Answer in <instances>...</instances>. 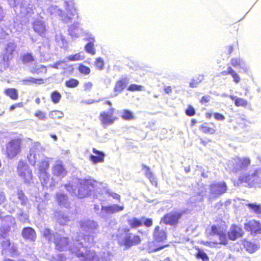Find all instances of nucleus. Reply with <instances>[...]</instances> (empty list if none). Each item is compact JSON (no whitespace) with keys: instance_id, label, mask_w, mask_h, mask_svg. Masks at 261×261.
<instances>
[{"instance_id":"nucleus-34","label":"nucleus","mask_w":261,"mask_h":261,"mask_svg":"<svg viewBox=\"0 0 261 261\" xmlns=\"http://www.w3.org/2000/svg\"><path fill=\"white\" fill-rule=\"evenodd\" d=\"M64 117V113L59 110H53L49 113V117L53 120L61 119Z\"/></svg>"},{"instance_id":"nucleus-23","label":"nucleus","mask_w":261,"mask_h":261,"mask_svg":"<svg viewBox=\"0 0 261 261\" xmlns=\"http://www.w3.org/2000/svg\"><path fill=\"white\" fill-rule=\"evenodd\" d=\"M221 74L222 75H227L228 74L231 75L232 77L233 78L234 82L236 83V84L239 83L241 81V79L239 74L230 66H229L228 67L227 71H222L221 72Z\"/></svg>"},{"instance_id":"nucleus-26","label":"nucleus","mask_w":261,"mask_h":261,"mask_svg":"<svg viewBox=\"0 0 261 261\" xmlns=\"http://www.w3.org/2000/svg\"><path fill=\"white\" fill-rule=\"evenodd\" d=\"M82 261H99V258L95 251L87 250Z\"/></svg>"},{"instance_id":"nucleus-48","label":"nucleus","mask_w":261,"mask_h":261,"mask_svg":"<svg viewBox=\"0 0 261 261\" xmlns=\"http://www.w3.org/2000/svg\"><path fill=\"white\" fill-rule=\"evenodd\" d=\"M71 252L72 254H74L77 257H84L85 253L81 251L79 248L77 247H74L72 249H71Z\"/></svg>"},{"instance_id":"nucleus-10","label":"nucleus","mask_w":261,"mask_h":261,"mask_svg":"<svg viewBox=\"0 0 261 261\" xmlns=\"http://www.w3.org/2000/svg\"><path fill=\"white\" fill-rule=\"evenodd\" d=\"M18 175L22 179L24 182H29L32 178V172L30 169L28 164L22 160L18 162L17 167Z\"/></svg>"},{"instance_id":"nucleus-27","label":"nucleus","mask_w":261,"mask_h":261,"mask_svg":"<svg viewBox=\"0 0 261 261\" xmlns=\"http://www.w3.org/2000/svg\"><path fill=\"white\" fill-rule=\"evenodd\" d=\"M35 58L32 53H27L21 55V61L23 64L28 65L34 62Z\"/></svg>"},{"instance_id":"nucleus-19","label":"nucleus","mask_w":261,"mask_h":261,"mask_svg":"<svg viewBox=\"0 0 261 261\" xmlns=\"http://www.w3.org/2000/svg\"><path fill=\"white\" fill-rule=\"evenodd\" d=\"M21 235L25 239L34 241L36 238V233L35 230L30 227H24L22 231Z\"/></svg>"},{"instance_id":"nucleus-57","label":"nucleus","mask_w":261,"mask_h":261,"mask_svg":"<svg viewBox=\"0 0 261 261\" xmlns=\"http://www.w3.org/2000/svg\"><path fill=\"white\" fill-rule=\"evenodd\" d=\"M164 91L165 93L170 94L172 92V88L170 86H165L164 88Z\"/></svg>"},{"instance_id":"nucleus-7","label":"nucleus","mask_w":261,"mask_h":261,"mask_svg":"<svg viewBox=\"0 0 261 261\" xmlns=\"http://www.w3.org/2000/svg\"><path fill=\"white\" fill-rule=\"evenodd\" d=\"M184 211H173L165 214L161 218V222L165 225L176 227L184 214Z\"/></svg>"},{"instance_id":"nucleus-61","label":"nucleus","mask_w":261,"mask_h":261,"mask_svg":"<svg viewBox=\"0 0 261 261\" xmlns=\"http://www.w3.org/2000/svg\"><path fill=\"white\" fill-rule=\"evenodd\" d=\"M208 171H206V172H205L204 171H202L201 173V175L205 178H207L208 177Z\"/></svg>"},{"instance_id":"nucleus-59","label":"nucleus","mask_w":261,"mask_h":261,"mask_svg":"<svg viewBox=\"0 0 261 261\" xmlns=\"http://www.w3.org/2000/svg\"><path fill=\"white\" fill-rule=\"evenodd\" d=\"M63 63V61H58V62H56L55 63H54V64H53L51 66V67L54 68L58 69L59 68V66Z\"/></svg>"},{"instance_id":"nucleus-64","label":"nucleus","mask_w":261,"mask_h":261,"mask_svg":"<svg viewBox=\"0 0 261 261\" xmlns=\"http://www.w3.org/2000/svg\"><path fill=\"white\" fill-rule=\"evenodd\" d=\"M50 137L52 138L55 141H57L58 139L57 136L55 134H51Z\"/></svg>"},{"instance_id":"nucleus-3","label":"nucleus","mask_w":261,"mask_h":261,"mask_svg":"<svg viewBox=\"0 0 261 261\" xmlns=\"http://www.w3.org/2000/svg\"><path fill=\"white\" fill-rule=\"evenodd\" d=\"M122 231L124 234L123 238L120 234H116L117 242L120 246L123 247L125 249H128L141 244L143 240L141 237L137 233L130 232V228H124Z\"/></svg>"},{"instance_id":"nucleus-25","label":"nucleus","mask_w":261,"mask_h":261,"mask_svg":"<svg viewBox=\"0 0 261 261\" xmlns=\"http://www.w3.org/2000/svg\"><path fill=\"white\" fill-rule=\"evenodd\" d=\"M142 169L145 170V176L149 179L150 181L153 185L157 186V181L155 176L150 171L149 167L145 165H142Z\"/></svg>"},{"instance_id":"nucleus-36","label":"nucleus","mask_w":261,"mask_h":261,"mask_svg":"<svg viewBox=\"0 0 261 261\" xmlns=\"http://www.w3.org/2000/svg\"><path fill=\"white\" fill-rule=\"evenodd\" d=\"M79 81L74 78H70L65 82V86L69 88H74L78 86Z\"/></svg>"},{"instance_id":"nucleus-35","label":"nucleus","mask_w":261,"mask_h":261,"mask_svg":"<svg viewBox=\"0 0 261 261\" xmlns=\"http://www.w3.org/2000/svg\"><path fill=\"white\" fill-rule=\"evenodd\" d=\"M91 39V41L88 42L85 46V48L86 51L90 54L92 55H94L95 54V50L94 48V38L93 37L90 38Z\"/></svg>"},{"instance_id":"nucleus-18","label":"nucleus","mask_w":261,"mask_h":261,"mask_svg":"<svg viewBox=\"0 0 261 261\" xmlns=\"http://www.w3.org/2000/svg\"><path fill=\"white\" fill-rule=\"evenodd\" d=\"M93 152L96 155L91 154L89 156V160L94 164L101 163L104 161L105 154L103 152L99 151L95 148L92 149Z\"/></svg>"},{"instance_id":"nucleus-1","label":"nucleus","mask_w":261,"mask_h":261,"mask_svg":"<svg viewBox=\"0 0 261 261\" xmlns=\"http://www.w3.org/2000/svg\"><path fill=\"white\" fill-rule=\"evenodd\" d=\"M42 236L48 243H53L55 249L59 252L70 250L69 238L51 229L45 228L42 231Z\"/></svg>"},{"instance_id":"nucleus-17","label":"nucleus","mask_w":261,"mask_h":261,"mask_svg":"<svg viewBox=\"0 0 261 261\" xmlns=\"http://www.w3.org/2000/svg\"><path fill=\"white\" fill-rule=\"evenodd\" d=\"M129 82V79L127 77H122L117 80L115 84L113 90L115 94L118 95L121 93L126 87Z\"/></svg>"},{"instance_id":"nucleus-13","label":"nucleus","mask_w":261,"mask_h":261,"mask_svg":"<svg viewBox=\"0 0 261 261\" xmlns=\"http://www.w3.org/2000/svg\"><path fill=\"white\" fill-rule=\"evenodd\" d=\"M129 226L131 228H137L144 225L146 227H150L153 225V220L151 218H146L143 222L141 219L137 217H132L127 220Z\"/></svg>"},{"instance_id":"nucleus-56","label":"nucleus","mask_w":261,"mask_h":261,"mask_svg":"<svg viewBox=\"0 0 261 261\" xmlns=\"http://www.w3.org/2000/svg\"><path fill=\"white\" fill-rule=\"evenodd\" d=\"M93 87V84L91 82H88L84 84V88L85 91L90 90Z\"/></svg>"},{"instance_id":"nucleus-14","label":"nucleus","mask_w":261,"mask_h":261,"mask_svg":"<svg viewBox=\"0 0 261 261\" xmlns=\"http://www.w3.org/2000/svg\"><path fill=\"white\" fill-rule=\"evenodd\" d=\"M244 233V232L241 226L234 224L231 225L229 230L227 232V236L230 240L234 241L242 237Z\"/></svg>"},{"instance_id":"nucleus-43","label":"nucleus","mask_w":261,"mask_h":261,"mask_svg":"<svg viewBox=\"0 0 261 261\" xmlns=\"http://www.w3.org/2000/svg\"><path fill=\"white\" fill-rule=\"evenodd\" d=\"M77 70L80 73L84 75H88L90 74L91 72V69L89 67L86 66L82 64H80L79 65Z\"/></svg>"},{"instance_id":"nucleus-51","label":"nucleus","mask_w":261,"mask_h":261,"mask_svg":"<svg viewBox=\"0 0 261 261\" xmlns=\"http://www.w3.org/2000/svg\"><path fill=\"white\" fill-rule=\"evenodd\" d=\"M83 57H82L80 53H77L73 55L69 56L67 59L69 61H79L83 59Z\"/></svg>"},{"instance_id":"nucleus-22","label":"nucleus","mask_w":261,"mask_h":261,"mask_svg":"<svg viewBox=\"0 0 261 261\" xmlns=\"http://www.w3.org/2000/svg\"><path fill=\"white\" fill-rule=\"evenodd\" d=\"M56 201L60 206H64L65 207H69L68 197L64 194L57 193L56 195Z\"/></svg>"},{"instance_id":"nucleus-2","label":"nucleus","mask_w":261,"mask_h":261,"mask_svg":"<svg viewBox=\"0 0 261 261\" xmlns=\"http://www.w3.org/2000/svg\"><path fill=\"white\" fill-rule=\"evenodd\" d=\"M153 241L148 244V249L150 252H155L169 246V244H164L167 239L166 230L160 226H155L153 233Z\"/></svg>"},{"instance_id":"nucleus-55","label":"nucleus","mask_w":261,"mask_h":261,"mask_svg":"<svg viewBox=\"0 0 261 261\" xmlns=\"http://www.w3.org/2000/svg\"><path fill=\"white\" fill-rule=\"evenodd\" d=\"M213 115L215 119L217 120L223 121L225 119L224 116L220 113H215L213 114Z\"/></svg>"},{"instance_id":"nucleus-52","label":"nucleus","mask_w":261,"mask_h":261,"mask_svg":"<svg viewBox=\"0 0 261 261\" xmlns=\"http://www.w3.org/2000/svg\"><path fill=\"white\" fill-rule=\"evenodd\" d=\"M23 107V102H19L16 103L12 105L9 107V109L10 111H12L13 110H14L16 108H22Z\"/></svg>"},{"instance_id":"nucleus-33","label":"nucleus","mask_w":261,"mask_h":261,"mask_svg":"<svg viewBox=\"0 0 261 261\" xmlns=\"http://www.w3.org/2000/svg\"><path fill=\"white\" fill-rule=\"evenodd\" d=\"M246 206L257 215H261V205L256 203H249Z\"/></svg>"},{"instance_id":"nucleus-12","label":"nucleus","mask_w":261,"mask_h":261,"mask_svg":"<svg viewBox=\"0 0 261 261\" xmlns=\"http://www.w3.org/2000/svg\"><path fill=\"white\" fill-rule=\"evenodd\" d=\"M246 231L249 232L253 236L261 234V223L259 221L252 219L248 221L244 224Z\"/></svg>"},{"instance_id":"nucleus-29","label":"nucleus","mask_w":261,"mask_h":261,"mask_svg":"<svg viewBox=\"0 0 261 261\" xmlns=\"http://www.w3.org/2000/svg\"><path fill=\"white\" fill-rule=\"evenodd\" d=\"M47 71V68L45 66L43 65L37 66L36 64H35V66L32 67L30 70V72L34 74H39L41 73H46Z\"/></svg>"},{"instance_id":"nucleus-6","label":"nucleus","mask_w":261,"mask_h":261,"mask_svg":"<svg viewBox=\"0 0 261 261\" xmlns=\"http://www.w3.org/2000/svg\"><path fill=\"white\" fill-rule=\"evenodd\" d=\"M105 104L110 106L108 111L100 112L99 116V120L104 127L110 125L114 123L118 118L114 116L115 109L112 107V103L110 100H107Z\"/></svg>"},{"instance_id":"nucleus-42","label":"nucleus","mask_w":261,"mask_h":261,"mask_svg":"<svg viewBox=\"0 0 261 261\" xmlns=\"http://www.w3.org/2000/svg\"><path fill=\"white\" fill-rule=\"evenodd\" d=\"M223 231L220 226L214 224L211 226L210 234L212 236H218Z\"/></svg>"},{"instance_id":"nucleus-28","label":"nucleus","mask_w":261,"mask_h":261,"mask_svg":"<svg viewBox=\"0 0 261 261\" xmlns=\"http://www.w3.org/2000/svg\"><path fill=\"white\" fill-rule=\"evenodd\" d=\"M243 245L245 249L250 253H254L258 248L256 244L246 240L243 241Z\"/></svg>"},{"instance_id":"nucleus-46","label":"nucleus","mask_w":261,"mask_h":261,"mask_svg":"<svg viewBox=\"0 0 261 261\" xmlns=\"http://www.w3.org/2000/svg\"><path fill=\"white\" fill-rule=\"evenodd\" d=\"M94 65L98 70H102L104 67V61L102 58L99 57L96 59Z\"/></svg>"},{"instance_id":"nucleus-63","label":"nucleus","mask_w":261,"mask_h":261,"mask_svg":"<svg viewBox=\"0 0 261 261\" xmlns=\"http://www.w3.org/2000/svg\"><path fill=\"white\" fill-rule=\"evenodd\" d=\"M197 121L195 119H192L191 120V127H193L195 126V124L197 123Z\"/></svg>"},{"instance_id":"nucleus-8","label":"nucleus","mask_w":261,"mask_h":261,"mask_svg":"<svg viewBox=\"0 0 261 261\" xmlns=\"http://www.w3.org/2000/svg\"><path fill=\"white\" fill-rule=\"evenodd\" d=\"M77 195L80 198H83L90 195L91 188L95 187L96 181L94 179L85 178L81 179Z\"/></svg>"},{"instance_id":"nucleus-41","label":"nucleus","mask_w":261,"mask_h":261,"mask_svg":"<svg viewBox=\"0 0 261 261\" xmlns=\"http://www.w3.org/2000/svg\"><path fill=\"white\" fill-rule=\"evenodd\" d=\"M144 88L143 86L135 84H132L127 87V90L131 92L141 91L144 90Z\"/></svg>"},{"instance_id":"nucleus-24","label":"nucleus","mask_w":261,"mask_h":261,"mask_svg":"<svg viewBox=\"0 0 261 261\" xmlns=\"http://www.w3.org/2000/svg\"><path fill=\"white\" fill-rule=\"evenodd\" d=\"M230 98L234 101V105L237 107L246 108L249 105L248 101L244 98L232 95L230 96Z\"/></svg>"},{"instance_id":"nucleus-21","label":"nucleus","mask_w":261,"mask_h":261,"mask_svg":"<svg viewBox=\"0 0 261 261\" xmlns=\"http://www.w3.org/2000/svg\"><path fill=\"white\" fill-rule=\"evenodd\" d=\"M53 173L54 174L60 176L65 175L67 173L65 168L64 167L61 161H58L53 167Z\"/></svg>"},{"instance_id":"nucleus-49","label":"nucleus","mask_w":261,"mask_h":261,"mask_svg":"<svg viewBox=\"0 0 261 261\" xmlns=\"http://www.w3.org/2000/svg\"><path fill=\"white\" fill-rule=\"evenodd\" d=\"M185 113L187 116L191 117L195 115L196 112L194 108L191 105H188L185 110Z\"/></svg>"},{"instance_id":"nucleus-9","label":"nucleus","mask_w":261,"mask_h":261,"mask_svg":"<svg viewBox=\"0 0 261 261\" xmlns=\"http://www.w3.org/2000/svg\"><path fill=\"white\" fill-rule=\"evenodd\" d=\"M210 194L215 198L225 193L227 191V186L225 181H214L209 186Z\"/></svg>"},{"instance_id":"nucleus-45","label":"nucleus","mask_w":261,"mask_h":261,"mask_svg":"<svg viewBox=\"0 0 261 261\" xmlns=\"http://www.w3.org/2000/svg\"><path fill=\"white\" fill-rule=\"evenodd\" d=\"M34 116L38 118L40 120H45L47 118L46 113L41 110L36 111L34 114Z\"/></svg>"},{"instance_id":"nucleus-32","label":"nucleus","mask_w":261,"mask_h":261,"mask_svg":"<svg viewBox=\"0 0 261 261\" xmlns=\"http://www.w3.org/2000/svg\"><path fill=\"white\" fill-rule=\"evenodd\" d=\"M49 167V163L48 161L43 160L40 161L38 164V169L39 170V173L42 174H46Z\"/></svg>"},{"instance_id":"nucleus-5","label":"nucleus","mask_w":261,"mask_h":261,"mask_svg":"<svg viewBox=\"0 0 261 261\" xmlns=\"http://www.w3.org/2000/svg\"><path fill=\"white\" fill-rule=\"evenodd\" d=\"M261 169H255L251 174H245L241 175L238 178V182L240 184H245L248 188L256 187L261 183L259 177V173Z\"/></svg>"},{"instance_id":"nucleus-15","label":"nucleus","mask_w":261,"mask_h":261,"mask_svg":"<svg viewBox=\"0 0 261 261\" xmlns=\"http://www.w3.org/2000/svg\"><path fill=\"white\" fill-rule=\"evenodd\" d=\"M32 28L39 35H44L47 31L45 23L40 19H36L32 22Z\"/></svg>"},{"instance_id":"nucleus-16","label":"nucleus","mask_w":261,"mask_h":261,"mask_svg":"<svg viewBox=\"0 0 261 261\" xmlns=\"http://www.w3.org/2000/svg\"><path fill=\"white\" fill-rule=\"evenodd\" d=\"M199 130L203 133L214 135L217 130L216 124L213 122H204L199 126Z\"/></svg>"},{"instance_id":"nucleus-37","label":"nucleus","mask_w":261,"mask_h":261,"mask_svg":"<svg viewBox=\"0 0 261 261\" xmlns=\"http://www.w3.org/2000/svg\"><path fill=\"white\" fill-rule=\"evenodd\" d=\"M203 75H199L198 76L194 77L189 84L190 87L191 88L196 87L197 85L203 80Z\"/></svg>"},{"instance_id":"nucleus-20","label":"nucleus","mask_w":261,"mask_h":261,"mask_svg":"<svg viewBox=\"0 0 261 261\" xmlns=\"http://www.w3.org/2000/svg\"><path fill=\"white\" fill-rule=\"evenodd\" d=\"M124 209L123 206H119L117 204L111 205L108 206H101V211L107 214H113L122 211Z\"/></svg>"},{"instance_id":"nucleus-47","label":"nucleus","mask_w":261,"mask_h":261,"mask_svg":"<svg viewBox=\"0 0 261 261\" xmlns=\"http://www.w3.org/2000/svg\"><path fill=\"white\" fill-rule=\"evenodd\" d=\"M241 63L242 61L240 58H233L230 60V64L231 66L234 68L241 67Z\"/></svg>"},{"instance_id":"nucleus-40","label":"nucleus","mask_w":261,"mask_h":261,"mask_svg":"<svg viewBox=\"0 0 261 261\" xmlns=\"http://www.w3.org/2000/svg\"><path fill=\"white\" fill-rule=\"evenodd\" d=\"M197 253L195 255L197 258H200L202 261H209V257L207 255L203 250L199 248H197Z\"/></svg>"},{"instance_id":"nucleus-30","label":"nucleus","mask_w":261,"mask_h":261,"mask_svg":"<svg viewBox=\"0 0 261 261\" xmlns=\"http://www.w3.org/2000/svg\"><path fill=\"white\" fill-rule=\"evenodd\" d=\"M21 82L25 85H41L44 83V80L42 78L36 79L31 77L29 79H23Z\"/></svg>"},{"instance_id":"nucleus-44","label":"nucleus","mask_w":261,"mask_h":261,"mask_svg":"<svg viewBox=\"0 0 261 261\" xmlns=\"http://www.w3.org/2000/svg\"><path fill=\"white\" fill-rule=\"evenodd\" d=\"M121 117L124 120H132L134 118L132 112L128 110H124Z\"/></svg>"},{"instance_id":"nucleus-38","label":"nucleus","mask_w":261,"mask_h":261,"mask_svg":"<svg viewBox=\"0 0 261 261\" xmlns=\"http://www.w3.org/2000/svg\"><path fill=\"white\" fill-rule=\"evenodd\" d=\"M217 236L218 237L220 241L219 243H215V244H220L224 245H226V244H227L228 241L227 236L224 230L221 232L220 233H219Z\"/></svg>"},{"instance_id":"nucleus-31","label":"nucleus","mask_w":261,"mask_h":261,"mask_svg":"<svg viewBox=\"0 0 261 261\" xmlns=\"http://www.w3.org/2000/svg\"><path fill=\"white\" fill-rule=\"evenodd\" d=\"M5 95L9 97L11 99L15 100L18 98L17 90L15 88H9L4 90Z\"/></svg>"},{"instance_id":"nucleus-58","label":"nucleus","mask_w":261,"mask_h":261,"mask_svg":"<svg viewBox=\"0 0 261 261\" xmlns=\"http://www.w3.org/2000/svg\"><path fill=\"white\" fill-rule=\"evenodd\" d=\"M111 196L115 199L120 200V196L116 193H112L110 194Z\"/></svg>"},{"instance_id":"nucleus-62","label":"nucleus","mask_w":261,"mask_h":261,"mask_svg":"<svg viewBox=\"0 0 261 261\" xmlns=\"http://www.w3.org/2000/svg\"><path fill=\"white\" fill-rule=\"evenodd\" d=\"M211 141L212 140L211 139H208L207 141H204L202 139H200L201 143L204 145H205L207 143L211 142Z\"/></svg>"},{"instance_id":"nucleus-54","label":"nucleus","mask_w":261,"mask_h":261,"mask_svg":"<svg viewBox=\"0 0 261 261\" xmlns=\"http://www.w3.org/2000/svg\"><path fill=\"white\" fill-rule=\"evenodd\" d=\"M211 97L209 95L203 96L200 100L201 104H205L210 101Z\"/></svg>"},{"instance_id":"nucleus-53","label":"nucleus","mask_w":261,"mask_h":261,"mask_svg":"<svg viewBox=\"0 0 261 261\" xmlns=\"http://www.w3.org/2000/svg\"><path fill=\"white\" fill-rule=\"evenodd\" d=\"M11 243L9 239H6L2 242V246L5 249L9 248L11 246Z\"/></svg>"},{"instance_id":"nucleus-39","label":"nucleus","mask_w":261,"mask_h":261,"mask_svg":"<svg viewBox=\"0 0 261 261\" xmlns=\"http://www.w3.org/2000/svg\"><path fill=\"white\" fill-rule=\"evenodd\" d=\"M61 97L62 96L60 93L57 90L53 91L50 94L51 100L54 103H58L59 102Z\"/></svg>"},{"instance_id":"nucleus-60","label":"nucleus","mask_w":261,"mask_h":261,"mask_svg":"<svg viewBox=\"0 0 261 261\" xmlns=\"http://www.w3.org/2000/svg\"><path fill=\"white\" fill-rule=\"evenodd\" d=\"M227 49H228V54L229 55H230L232 53V52L234 49V46L233 45H229L227 46Z\"/></svg>"},{"instance_id":"nucleus-11","label":"nucleus","mask_w":261,"mask_h":261,"mask_svg":"<svg viewBox=\"0 0 261 261\" xmlns=\"http://www.w3.org/2000/svg\"><path fill=\"white\" fill-rule=\"evenodd\" d=\"M251 164V160L249 157L237 158L232 164V171L237 173L246 170Z\"/></svg>"},{"instance_id":"nucleus-50","label":"nucleus","mask_w":261,"mask_h":261,"mask_svg":"<svg viewBox=\"0 0 261 261\" xmlns=\"http://www.w3.org/2000/svg\"><path fill=\"white\" fill-rule=\"evenodd\" d=\"M17 197L21 200V204L24 205L26 204L27 198L22 190L18 191L17 192Z\"/></svg>"},{"instance_id":"nucleus-4","label":"nucleus","mask_w":261,"mask_h":261,"mask_svg":"<svg viewBox=\"0 0 261 261\" xmlns=\"http://www.w3.org/2000/svg\"><path fill=\"white\" fill-rule=\"evenodd\" d=\"M22 147V138L17 137L11 139L5 145L4 149V154L6 157L9 159H14L20 154Z\"/></svg>"}]
</instances>
